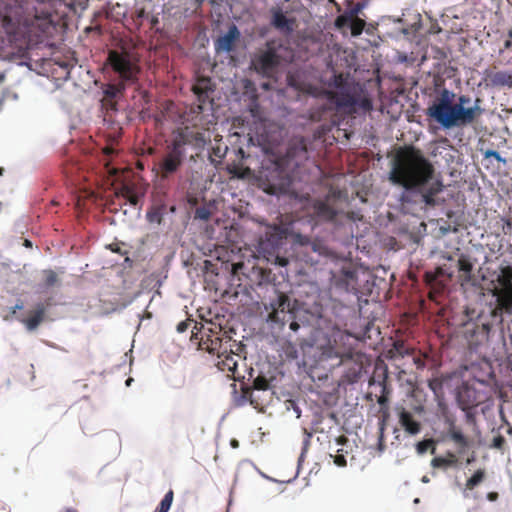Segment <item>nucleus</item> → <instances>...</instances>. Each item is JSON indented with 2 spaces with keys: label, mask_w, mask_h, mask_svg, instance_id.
I'll return each instance as SVG.
<instances>
[{
  "label": "nucleus",
  "mask_w": 512,
  "mask_h": 512,
  "mask_svg": "<svg viewBox=\"0 0 512 512\" xmlns=\"http://www.w3.org/2000/svg\"><path fill=\"white\" fill-rule=\"evenodd\" d=\"M50 0H14L1 19L2 29L12 48L10 54L25 57L55 29Z\"/></svg>",
  "instance_id": "obj_1"
},
{
  "label": "nucleus",
  "mask_w": 512,
  "mask_h": 512,
  "mask_svg": "<svg viewBox=\"0 0 512 512\" xmlns=\"http://www.w3.org/2000/svg\"><path fill=\"white\" fill-rule=\"evenodd\" d=\"M435 168L424 153L413 145L400 147L392 160L389 180L406 191H418L426 206H435V196L443 190L434 178Z\"/></svg>",
  "instance_id": "obj_2"
},
{
  "label": "nucleus",
  "mask_w": 512,
  "mask_h": 512,
  "mask_svg": "<svg viewBox=\"0 0 512 512\" xmlns=\"http://www.w3.org/2000/svg\"><path fill=\"white\" fill-rule=\"evenodd\" d=\"M307 159L305 139H293L284 155L267 159L262 163L258 176L259 187L270 195L290 194L296 171Z\"/></svg>",
  "instance_id": "obj_3"
},
{
  "label": "nucleus",
  "mask_w": 512,
  "mask_h": 512,
  "mask_svg": "<svg viewBox=\"0 0 512 512\" xmlns=\"http://www.w3.org/2000/svg\"><path fill=\"white\" fill-rule=\"evenodd\" d=\"M446 88L433 100L426 110V115L445 129L464 127L476 122L483 114L481 100L476 98L474 104L469 106L471 98L468 95H459Z\"/></svg>",
  "instance_id": "obj_4"
},
{
  "label": "nucleus",
  "mask_w": 512,
  "mask_h": 512,
  "mask_svg": "<svg viewBox=\"0 0 512 512\" xmlns=\"http://www.w3.org/2000/svg\"><path fill=\"white\" fill-rule=\"evenodd\" d=\"M107 63L118 76L120 82L126 85H133L138 82L141 69L138 60L134 59L128 51L110 50Z\"/></svg>",
  "instance_id": "obj_5"
},
{
  "label": "nucleus",
  "mask_w": 512,
  "mask_h": 512,
  "mask_svg": "<svg viewBox=\"0 0 512 512\" xmlns=\"http://www.w3.org/2000/svg\"><path fill=\"white\" fill-rule=\"evenodd\" d=\"M497 286L492 289V295L496 298V311L500 313H512V266L501 265L496 277Z\"/></svg>",
  "instance_id": "obj_6"
},
{
  "label": "nucleus",
  "mask_w": 512,
  "mask_h": 512,
  "mask_svg": "<svg viewBox=\"0 0 512 512\" xmlns=\"http://www.w3.org/2000/svg\"><path fill=\"white\" fill-rule=\"evenodd\" d=\"M186 154L179 142L172 141L157 163V171L161 180L174 176L182 167Z\"/></svg>",
  "instance_id": "obj_7"
},
{
  "label": "nucleus",
  "mask_w": 512,
  "mask_h": 512,
  "mask_svg": "<svg viewBox=\"0 0 512 512\" xmlns=\"http://www.w3.org/2000/svg\"><path fill=\"white\" fill-rule=\"evenodd\" d=\"M272 311L269 318L277 323L284 325L290 319L294 318L291 302L286 294L280 293L275 303L271 304Z\"/></svg>",
  "instance_id": "obj_8"
},
{
  "label": "nucleus",
  "mask_w": 512,
  "mask_h": 512,
  "mask_svg": "<svg viewBox=\"0 0 512 512\" xmlns=\"http://www.w3.org/2000/svg\"><path fill=\"white\" fill-rule=\"evenodd\" d=\"M241 359L240 355L234 352L231 347L226 353L218 356L217 367L219 370L226 372L227 375L234 380H239L243 377L238 372V361Z\"/></svg>",
  "instance_id": "obj_9"
},
{
  "label": "nucleus",
  "mask_w": 512,
  "mask_h": 512,
  "mask_svg": "<svg viewBox=\"0 0 512 512\" xmlns=\"http://www.w3.org/2000/svg\"><path fill=\"white\" fill-rule=\"evenodd\" d=\"M201 345L203 349L207 350L210 354L217 355V357L226 353L231 347H236L237 349L240 347L239 344L233 341L229 336L207 338L206 340H202Z\"/></svg>",
  "instance_id": "obj_10"
},
{
  "label": "nucleus",
  "mask_w": 512,
  "mask_h": 512,
  "mask_svg": "<svg viewBox=\"0 0 512 512\" xmlns=\"http://www.w3.org/2000/svg\"><path fill=\"white\" fill-rule=\"evenodd\" d=\"M333 284L336 288L346 292L356 291L357 271L352 267H343L338 273L333 274Z\"/></svg>",
  "instance_id": "obj_11"
},
{
  "label": "nucleus",
  "mask_w": 512,
  "mask_h": 512,
  "mask_svg": "<svg viewBox=\"0 0 512 512\" xmlns=\"http://www.w3.org/2000/svg\"><path fill=\"white\" fill-rule=\"evenodd\" d=\"M255 69L265 75L271 76L279 65V56L275 50L269 48L254 61Z\"/></svg>",
  "instance_id": "obj_12"
},
{
  "label": "nucleus",
  "mask_w": 512,
  "mask_h": 512,
  "mask_svg": "<svg viewBox=\"0 0 512 512\" xmlns=\"http://www.w3.org/2000/svg\"><path fill=\"white\" fill-rule=\"evenodd\" d=\"M447 438L453 442L458 455H464L471 447L472 441L464 435L462 429L454 421H449Z\"/></svg>",
  "instance_id": "obj_13"
},
{
  "label": "nucleus",
  "mask_w": 512,
  "mask_h": 512,
  "mask_svg": "<svg viewBox=\"0 0 512 512\" xmlns=\"http://www.w3.org/2000/svg\"><path fill=\"white\" fill-rule=\"evenodd\" d=\"M173 141L179 142L181 144V149H184L186 145H190L196 149H202L210 139L203 131L186 130L180 132Z\"/></svg>",
  "instance_id": "obj_14"
},
{
  "label": "nucleus",
  "mask_w": 512,
  "mask_h": 512,
  "mask_svg": "<svg viewBox=\"0 0 512 512\" xmlns=\"http://www.w3.org/2000/svg\"><path fill=\"white\" fill-rule=\"evenodd\" d=\"M126 86V84L120 81L117 83L107 84L103 90V106L110 110H117L116 98L124 93Z\"/></svg>",
  "instance_id": "obj_15"
},
{
  "label": "nucleus",
  "mask_w": 512,
  "mask_h": 512,
  "mask_svg": "<svg viewBox=\"0 0 512 512\" xmlns=\"http://www.w3.org/2000/svg\"><path fill=\"white\" fill-rule=\"evenodd\" d=\"M485 79L492 87L512 89V70L486 71Z\"/></svg>",
  "instance_id": "obj_16"
},
{
  "label": "nucleus",
  "mask_w": 512,
  "mask_h": 512,
  "mask_svg": "<svg viewBox=\"0 0 512 512\" xmlns=\"http://www.w3.org/2000/svg\"><path fill=\"white\" fill-rule=\"evenodd\" d=\"M272 19L271 24L280 32L289 34L294 30L295 19L288 18L282 11L281 8H273L271 10Z\"/></svg>",
  "instance_id": "obj_17"
},
{
  "label": "nucleus",
  "mask_w": 512,
  "mask_h": 512,
  "mask_svg": "<svg viewBox=\"0 0 512 512\" xmlns=\"http://www.w3.org/2000/svg\"><path fill=\"white\" fill-rule=\"evenodd\" d=\"M311 209L313 217L318 221H332L337 215L336 210L324 200H314Z\"/></svg>",
  "instance_id": "obj_18"
},
{
  "label": "nucleus",
  "mask_w": 512,
  "mask_h": 512,
  "mask_svg": "<svg viewBox=\"0 0 512 512\" xmlns=\"http://www.w3.org/2000/svg\"><path fill=\"white\" fill-rule=\"evenodd\" d=\"M328 99L335 104L337 108H352L357 104L355 95L344 90L328 92Z\"/></svg>",
  "instance_id": "obj_19"
},
{
  "label": "nucleus",
  "mask_w": 512,
  "mask_h": 512,
  "mask_svg": "<svg viewBox=\"0 0 512 512\" xmlns=\"http://www.w3.org/2000/svg\"><path fill=\"white\" fill-rule=\"evenodd\" d=\"M240 32L235 25H232L228 32L219 37L215 42L217 51L231 52L234 49L235 42L239 38Z\"/></svg>",
  "instance_id": "obj_20"
},
{
  "label": "nucleus",
  "mask_w": 512,
  "mask_h": 512,
  "mask_svg": "<svg viewBox=\"0 0 512 512\" xmlns=\"http://www.w3.org/2000/svg\"><path fill=\"white\" fill-rule=\"evenodd\" d=\"M47 306L48 304L42 302L37 303L34 310L29 313V316L21 320L28 330H35L43 322Z\"/></svg>",
  "instance_id": "obj_21"
},
{
  "label": "nucleus",
  "mask_w": 512,
  "mask_h": 512,
  "mask_svg": "<svg viewBox=\"0 0 512 512\" xmlns=\"http://www.w3.org/2000/svg\"><path fill=\"white\" fill-rule=\"evenodd\" d=\"M399 423L401 427L410 435H416L421 431V424L414 419L411 412L402 408L399 413Z\"/></svg>",
  "instance_id": "obj_22"
},
{
  "label": "nucleus",
  "mask_w": 512,
  "mask_h": 512,
  "mask_svg": "<svg viewBox=\"0 0 512 512\" xmlns=\"http://www.w3.org/2000/svg\"><path fill=\"white\" fill-rule=\"evenodd\" d=\"M458 458L455 453L449 452L446 457H435L431 461L434 468H447L457 465Z\"/></svg>",
  "instance_id": "obj_23"
},
{
  "label": "nucleus",
  "mask_w": 512,
  "mask_h": 512,
  "mask_svg": "<svg viewBox=\"0 0 512 512\" xmlns=\"http://www.w3.org/2000/svg\"><path fill=\"white\" fill-rule=\"evenodd\" d=\"M212 92H202V93H194L197 97V101H198V104L196 105V107L193 109L194 112L196 113H203L206 109V106L208 104H212L213 103V100L210 96Z\"/></svg>",
  "instance_id": "obj_24"
},
{
  "label": "nucleus",
  "mask_w": 512,
  "mask_h": 512,
  "mask_svg": "<svg viewBox=\"0 0 512 512\" xmlns=\"http://www.w3.org/2000/svg\"><path fill=\"white\" fill-rule=\"evenodd\" d=\"M458 269L463 273V278L466 281L471 279V273L473 270V264L469 260V258L465 255H461L458 259Z\"/></svg>",
  "instance_id": "obj_25"
},
{
  "label": "nucleus",
  "mask_w": 512,
  "mask_h": 512,
  "mask_svg": "<svg viewBox=\"0 0 512 512\" xmlns=\"http://www.w3.org/2000/svg\"><path fill=\"white\" fill-rule=\"evenodd\" d=\"M192 90L194 93L213 92L211 79L208 77L198 78Z\"/></svg>",
  "instance_id": "obj_26"
},
{
  "label": "nucleus",
  "mask_w": 512,
  "mask_h": 512,
  "mask_svg": "<svg viewBox=\"0 0 512 512\" xmlns=\"http://www.w3.org/2000/svg\"><path fill=\"white\" fill-rule=\"evenodd\" d=\"M486 472L484 469H478L475 473L466 481V489L473 490L476 486L484 481Z\"/></svg>",
  "instance_id": "obj_27"
},
{
  "label": "nucleus",
  "mask_w": 512,
  "mask_h": 512,
  "mask_svg": "<svg viewBox=\"0 0 512 512\" xmlns=\"http://www.w3.org/2000/svg\"><path fill=\"white\" fill-rule=\"evenodd\" d=\"M389 353L403 357L404 355L414 354V349L407 347L404 341L397 340L393 343Z\"/></svg>",
  "instance_id": "obj_28"
},
{
  "label": "nucleus",
  "mask_w": 512,
  "mask_h": 512,
  "mask_svg": "<svg viewBox=\"0 0 512 512\" xmlns=\"http://www.w3.org/2000/svg\"><path fill=\"white\" fill-rule=\"evenodd\" d=\"M174 498L173 490H169L164 498L161 500L159 506L156 508V512H168L171 508L172 502Z\"/></svg>",
  "instance_id": "obj_29"
},
{
  "label": "nucleus",
  "mask_w": 512,
  "mask_h": 512,
  "mask_svg": "<svg viewBox=\"0 0 512 512\" xmlns=\"http://www.w3.org/2000/svg\"><path fill=\"white\" fill-rule=\"evenodd\" d=\"M42 273L45 287H53L59 282L58 275L54 270L47 269L43 270Z\"/></svg>",
  "instance_id": "obj_30"
},
{
  "label": "nucleus",
  "mask_w": 512,
  "mask_h": 512,
  "mask_svg": "<svg viewBox=\"0 0 512 512\" xmlns=\"http://www.w3.org/2000/svg\"><path fill=\"white\" fill-rule=\"evenodd\" d=\"M270 387L269 381L265 376L259 375L253 381V389L266 391Z\"/></svg>",
  "instance_id": "obj_31"
},
{
  "label": "nucleus",
  "mask_w": 512,
  "mask_h": 512,
  "mask_svg": "<svg viewBox=\"0 0 512 512\" xmlns=\"http://www.w3.org/2000/svg\"><path fill=\"white\" fill-rule=\"evenodd\" d=\"M365 22L360 18H354L351 22V33L354 36L360 35L364 29Z\"/></svg>",
  "instance_id": "obj_32"
},
{
  "label": "nucleus",
  "mask_w": 512,
  "mask_h": 512,
  "mask_svg": "<svg viewBox=\"0 0 512 512\" xmlns=\"http://www.w3.org/2000/svg\"><path fill=\"white\" fill-rule=\"evenodd\" d=\"M443 274V270L441 268H437L435 272H426L425 273V281L429 286H434L438 284L437 279L440 275Z\"/></svg>",
  "instance_id": "obj_33"
},
{
  "label": "nucleus",
  "mask_w": 512,
  "mask_h": 512,
  "mask_svg": "<svg viewBox=\"0 0 512 512\" xmlns=\"http://www.w3.org/2000/svg\"><path fill=\"white\" fill-rule=\"evenodd\" d=\"M434 441L432 439L423 440L417 443L416 450L419 454L425 453L430 447H432V453L435 452Z\"/></svg>",
  "instance_id": "obj_34"
},
{
  "label": "nucleus",
  "mask_w": 512,
  "mask_h": 512,
  "mask_svg": "<svg viewBox=\"0 0 512 512\" xmlns=\"http://www.w3.org/2000/svg\"><path fill=\"white\" fill-rule=\"evenodd\" d=\"M483 156L485 159L494 158L497 162H501L504 165L507 164V160L503 158L497 151L492 149H487L483 151Z\"/></svg>",
  "instance_id": "obj_35"
},
{
  "label": "nucleus",
  "mask_w": 512,
  "mask_h": 512,
  "mask_svg": "<svg viewBox=\"0 0 512 512\" xmlns=\"http://www.w3.org/2000/svg\"><path fill=\"white\" fill-rule=\"evenodd\" d=\"M134 187L130 185H122L116 192L117 197L124 198L127 200V198L133 193Z\"/></svg>",
  "instance_id": "obj_36"
},
{
  "label": "nucleus",
  "mask_w": 512,
  "mask_h": 512,
  "mask_svg": "<svg viewBox=\"0 0 512 512\" xmlns=\"http://www.w3.org/2000/svg\"><path fill=\"white\" fill-rule=\"evenodd\" d=\"M211 216L210 211L206 207H198L195 210V218L201 220H208Z\"/></svg>",
  "instance_id": "obj_37"
},
{
  "label": "nucleus",
  "mask_w": 512,
  "mask_h": 512,
  "mask_svg": "<svg viewBox=\"0 0 512 512\" xmlns=\"http://www.w3.org/2000/svg\"><path fill=\"white\" fill-rule=\"evenodd\" d=\"M425 358H426V355H422V354L413 355V363L415 364L417 369H423L425 367V365H426Z\"/></svg>",
  "instance_id": "obj_38"
},
{
  "label": "nucleus",
  "mask_w": 512,
  "mask_h": 512,
  "mask_svg": "<svg viewBox=\"0 0 512 512\" xmlns=\"http://www.w3.org/2000/svg\"><path fill=\"white\" fill-rule=\"evenodd\" d=\"M505 443H506L505 438L502 435H497L496 437H494V439L492 441V446L496 449L501 450V449H503Z\"/></svg>",
  "instance_id": "obj_39"
},
{
  "label": "nucleus",
  "mask_w": 512,
  "mask_h": 512,
  "mask_svg": "<svg viewBox=\"0 0 512 512\" xmlns=\"http://www.w3.org/2000/svg\"><path fill=\"white\" fill-rule=\"evenodd\" d=\"M147 218L150 222L161 223L162 215L159 211H151L147 213Z\"/></svg>",
  "instance_id": "obj_40"
},
{
  "label": "nucleus",
  "mask_w": 512,
  "mask_h": 512,
  "mask_svg": "<svg viewBox=\"0 0 512 512\" xmlns=\"http://www.w3.org/2000/svg\"><path fill=\"white\" fill-rule=\"evenodd\" d=\"M345 83H346V79L343 77L342 74L335 75V77H334V86L336 88H339L340 90H344L345 89Z\"/></svg>",
  "instance_id": "obj_41"
},
{
  "label": "nucleus",
  "mask_w": 512,
  "mask_h": 512,
  "mask_svg": "<svg viewBox=\"0 0 512 512\" xmlns=\"http://www.w3.org/2000/svg\"><path fill=\"white\" fill-rule=\"evenodd\" d=\"M192 322H193V320H191V319H186L184 321H181L180 323H178V325L176 327L177 332L183 333V332L187 331V329L189 328V326L191 325Z\"/></svg>",
  "instance_id": "obj_42"
},
{
  "label": "nucleus",
  "mask_w": 512,
  "mask_h": 512,
  "mask_svg": "<svg viewBox=\"0 0 512 512\" xmlns=\"http://www.w3.org/2000/svg\"><path fill=\"white\" fill-rule=\"evenodd\" d=\"M387 387L385 385V381L382 382V395L378 398V403L383 406L387 403L388 401V396H387Z\"/></svg>",
  "instance_id": "obj_43"
},
{
  "label": "nucleus",
  "mask_w": 512,
  "mask_h": 512,
  "mask_svg": "<svg viewBox=\"0 0 512 512\" xmlns=\"http://www.w3.org/2000/svg\"><path fill=\"white\" fill-rule=\"evenodd\" d=\"M340 451L341 450H338V452ZM334 463L339 467H345L347 464L345 456L341 453L334 456Z\"/></svg>",
  "instance_id": "obj_44"
},
{
  "label": "nucleus",
  "mask_w": 512,
  "mask_h": 512,
  "mask_svg": "<svg viewBox=\"0 0 512 512\" xmlns=\"http://www.w3.org/2000/svg\"><path fill=\"white\" fill-rule=\"evenodd\" d=\"M226 150H227V147H225L224 150H222V148L220 146H217L212 149V152H213V155L222 159L225 156Z\"/></svg>",
  "instance_id": "obj_45"
},
{
  "label": "nucleus",
  "mask_w": 512,
  "mask_h": 512,
  "mask_svg": "<svg viewBox=\"0 0 512 512\" xmlns=\"http://www.w3.org/2000/svg\"><path fill=\"white\" fill-rule=\"evenodd\" d=\"M126 202H129L132 206H137L139 203V196L133 191V193L127 198Z\"/></svg>",
  "instance_id": "obj_46"
},
{
  "label": "nucleus",
  "mask_w": 512,
  "mask_h": 512,
  "mask_svg": "<svg viewBox=\"0 0 512 512\" xmlns=\"http://www.w3.org/2000/svg\"><path fill=\"white\" fill-rule=\"evenodd\" d=\"M428 386L431 390L436 392V390L441 386V382L438 379L429 380Z\"/></svg>",
  "instance_id": "obj_47"
},
{
  "label": "nucleus",
  "mask_w": 512,
  "mask_h": 512,
  "mask_svg": "<svg viewBox=\"0 0 512 512\" xmlns=\"http://www.w3.org/2000/svg\"><path fill=\"white\" fill-rule=\"evenodd\" d=\"M24 308V304L22 301H18L14 307L11 308V314L15 315L17 310H22Z\"/></svg>",
  "instance_id": "obj_48"
},
{
  "label": "nucleus",
  "mask_w": 512,
  "mask_h": 512,
  "mask_svg": "<svg viewBox=\"0 0 512 512\" xmlns=\"http://www.w3.org/2000/svg\"><path fill=\"white\" fill-rule=\"evenodd\" d=\"M243 394L246 398H248L251 402V404L254 403V400L252 398V395H253V391L250 389V388H246L243 390Z\"/></svg>",
  "instance_id": "obj_49"
},
{
  "label": "nucleus",
  "mask_w": 512,
  "mask_h": 512,
  "mask_svg": "<svg viewBox=\"0 0 512 512\" xmlns=\"http://www.w3.org/2000/svg\"><path fill=\"white\" fill-rule=\"evenodd\" d=\"M512 48V40L511 39H507L504 41V44H503V48L500 50V52H503L504 50H509Z\"/></svg>",
  "instance_id": "obj_50"
},
{
  "label": "nucleus",
  "mask_w": 512,
  "mask_h": 512,
  "mask_svg": "<svg viewBox=\"0 0 512 512\" xmlns=\"http://www.w3.org/2000/svg\"><path fill=\"white\" fill-rule=\"evenodd\" d=\"M486 497L489 501L494 502L498 499L499 495L497 492H489Z\"/></svg>",
  "instance_id": "obj_51"
},
{
  "label": "nucleus",
  "mask_w": 512,
  "mask_h": 512,
  "mask_svg": "<svg viewBox=\"0 0 512 512\" xmlns=\"http://www.w3.org/2000/svg\"><path fill=\"white\" fill-rule=\"evenodd\" d=\"M290 320H291V322H290V324H289V328H290L292 331L296 332V331L299 329L300 325H299L296 321H294V320H293V318H292V319H290Z\"/></svg>",
  "instance_id": "obj_52"
},
{
  "label": "nucleus",
  "mask_w": 512,
  "mask_h": 512,
  "mask_svg": "<svg viewBox=\"0 0 512 512\" xmlns=\"http://www.w3.org/2000/svg\"><path fill=\"white\" fill-rule=\"evenodd\" d=\"M243 267V263H236V264H233V273H237L238 269L242 268Z\"/></svg>",
  "instance_id": "obj_53"
},
{
  "label": "nucleus",
  "mask_w": 512,
  "mask_h": 512,
  "mask_svg": "<svg viewBox=\"0 0 512 512\" xmlns=\"http://www.w3.org/2000/svg\"><path fill=\"white\" fill-rule=\"evenodd\" d=\"M346 442H347V438H346L345 436H340V437H338V438H337V443H338V444L343 445V444H345Z\"/></svg>",
  "instance_id": "obj_54"
},
{
  "label": "nucleus",
  "mask_w": 512,
  "mask_h": 512,
  "mask_svg": "<svg viewBox=\"0 0 512 512\" xmlns=\"http://www.w3.org/2000/svg\"><path fill=\"white\" fill-rule=\"evenodd\" d=\"M230 444L233 448H237L239 446V442L236 439H232Z\"/></svg>",
  "instance_id": "obj_55"
},
{
  "label": "nucleus",
  "mask_w": 512,
  "mask_h": 512,
  "mask_svg": "<svg viewBox=\"0 0 512 512\" xmlns=\"http://www.w3.org/2000/svg\"><path fill=\"white\" fill-rule=\"evenodd\" d=\"M60 512H78V511L76 509H74V508L69 507V508H64Z\"/></svg>",
  "instance_id": "obj_56"
},
{
  "label": "nucleus",
  "mask_w": 512,
  "mask_h": 512,
  "mask_svg": "<svg viewBox=\"0 0 512 512\" xmlns=\"http://www.w3.org/2000/svg\"><path fill=\"white\" fill-rule=\"evenodd\" d=\"M205 2V0H195V4L196 6L199 8L203 5V3Z\"/></svg>",
  "instance_id": "obj_57"
},
{
  "label": "nucleus",
  "mask_w": 512,
  "mask_h": 512,
  "mask_svg": "<svg viewBox=\"0 0 512 512\" xmlns=\"http://www.w3.org/2000/svg\"><path fill=\"white\" fill-rule=\"evenodd\" d=\"M24 246H26V247H28V248H31V247H32V243H31V241H30V240H28V239H25V241H24Z\"/></svg>",
  "instance_id": "obj_58"
},
{
  "label": "nucleus",
  "mask_w": 512,
  "mask_h": 512,
  "mask_svg": "<svg viewBox=\"0 0 512 512\" xmlns=\"http://www.w3.org/2000/svg\"><path fill=\"white\" fill-rule=\"evenodd\" d=\"M5 79V74L4 73H0V83H2V81Z\"/></svg>",
  "instance_id": "obj_59"
},
{
  "label": "nucleus",
  "mask_w": 512,
  "mask_h": 512,
  "mask_svg": "<svg viewBox=\"0 0 512 512\" xmlns=\"http://www.w3.org/2000/svg\"><path fill=\"white\" fill-rule=\"evenodd\" d=\"M508 38L512 40V28L508 31Z\"/></svg>",
  "instance_id": "obj_60"
},
{
  "label": "nucleus",
  "mask_w": 512,
  "mask_h": 512,
  "mask_svg": "<svg viewBox=\"0 0 512 512\" xmlns=\"http://www.w3.org/2000/svg\"><path fill=\"white\" fill-rule=\"evenodd\" d=\"M110 248L114 252H118L119 251V249L117 247H113V245H111Z\"/></svg>",
  "instance_id": "obj_61"
},
{
  "label": "nucleus",
  "mask_w": 512,
  "mask_h": 512,
  "mask_svg": "<svg viewBox=\"0 0 512 512\" xmlns=\"http://www.w3.org/2000/svg\"><path fill=\"white\" fill-rule=\"evenodd\" d=\"M3 172H4V169L2 167H0V176L3 175Z\"/></svg>",
  "instance_id": "obj_62"
}]
</instances>
